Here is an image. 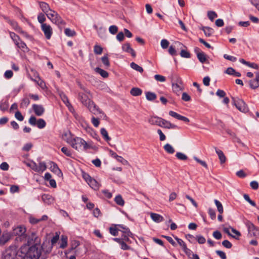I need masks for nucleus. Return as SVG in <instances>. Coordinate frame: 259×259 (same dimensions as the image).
Listing matches in <instances>:
<instances>
[{
    "label": "nucleus",
    "instance_id": "f257e3e1",
    "mask_svg": "<svg viewBox=\"0 0 259 259\" xmlns=\"http://www.w3.org/2000/svg\"><path fill=\"white\" fill-rule=\"evenodd\" d=\"M62 137L65 141L78 151H86L91 148V146L83 139L73 135L70 131H66Z\"/></svg>",
    "mask_w": 259,
    "mask_h": 259
},
{
    "label": "nucleus",
    "instance_id": "f03ea898",
    "mask_svg": "<svg viewBox=\"0 0 259 259\" xmlns=\"http://www.w3.org/2000/svg\"><path fill=\"white\" fill-rule=\"evenodd\" d=\"M149 122L151 124L157 125L162 128H175L176 125L171 124L169 121H167L159 117H152L149 119Z\"/></svg>",
    "mask_w": 259,
    "mask_h": 259
},
{
    "label": "nucleus",
    "instance_id": "7ed1b4c3",
    "mask_svg": "<svg viewBox=\"0 0 259 259\" xmlns=\"http://www.w3.org/2000/svg\"><path fill=\"white\" fill-rule=\"evenodd\" d=\"M233 104L235 106L236 108L240 111L246 113L248 111V108L245 102L238 97H232Z\"/></svg>",
    "mask_w": 259,
    "mask_h": 259
},
{
    "label": "nucleus",
    "instance_id": "20e7f679",
    "mask_svg": "<svg viewBox=\"0 0 259 259\" xmlns=\"http://www.w3.org/2000/svg\"><path fill=\"white\" fill-rule=\"evenodd\" d=\"M245 224L248 230V236L249 237H257L259 236V228L255 227L250 221L246 220Z\"/></svg>",
    "mask_w": 259,
    "mask_h": 259
},
{
    "label": "nucleus",
    "instance_id": "39448f33",
    "mask_svg": "<svg viewBox=\"0 0 259 259\" xmlns=\"http://www.w3.org/2000/svg\"><path fill=\"white\" fill-rule=\"evenodd\" d=\"M83 90H84L85 93L81 92L79 93L78 94V99L84 106L87 107L90 102L92 100H91L87 95V94H90V92L84 88Z\"/></svg>",
    "mask_w": 259,
    "mask_h": 259
},
{
    "label": "nucleus",
    "instance_id": "423d86ee",
    "mask_svg": "<svg viewBox=\"0 0 259 259\" xmlns=\"http://www.w3.org/2000/svg\"><path fill=\"white\" fill-rule=\"evenodd\" d=\"M41 255V253L37 248L35 247H30V249L27 254L21 259H33L34 258L38 259Z\"/></svg>",
    "mask_w": 259,
    "mask_h": 259
},
{
    "label": "nucleus",
    "instance_id": "0eeeda50",
    "mask_svg": "<svg viewBox=\"0 0 259 259\" xmlns=\"http://www.w3.org/2000/svg\"><path fill=\"white\" fill-rule=\"evenodd\" d=\"M17 255L15 246H10L3 253V259H14Z\"/></svg>",
    "mask_w": 259,
    "mask_h": 259
},
{
    "label": "nucleus",
    "instance_id": "6e6552de",
    "mask_svg": "<svg viewBox=\"0 0 259 259\" xmlns=\"http://www.w3.org/2000/svg\"><path fill=\"white\" fill-rule=\"evenodd\" d=\"M29 123L32 125H36L38 128H43L46 125V123L43 119L39 118L37 120L34 116H31L30 117Z\"/></svg>",
    "mask_w": 259,
    "mask_h": 259
},
{
    "label": "nucleus",
    "instance_id": "1a4fd4ad",
    "mask_svg": "<svg viewBox=\"0 0 259 259\" xmlns=\"http://www.w3.org/2000/svg\"><path fill=\"white\" fill-rule=\"evenodd\" d=\"M40 242V239L37 236L36 233L34 232L32 233L28 240V245H31V247H35L36 248V245L39 244Z\"/></svg>",
    "mask_w": 259,
    "mask_h": 259
},
{
    "label": "nucleus",
    "instance_id": "9d476101",
    "mask_svg": "<svg viewBox=\"0 0 259 259\" xmlns=\"http://www.w3.org/2000/svg\"><path fill=\"white\" fill-rule=\"evenodd\" d=\"M89 111L95 115L103 114L101 109L92 101L87 106Z\"/></svg>",
    "mask_w": 259,
    "mask_h": 259
},
{
    "label": "nucleus",
    "instance_id": "9b49d317",
    "mask_svg": "<svg viewBox=\"0 0 259 259\" xmlns=\"http://www.w3.org/2000/svg\"><path fill=\"white\" fill-rule=\"evenodd\" d=\"M41 28L42 31L44 32L46 38L48 39H50L53 33L52 29L51 26L47 24H42L41 25Z\"/></svg>",
    "mask_w": 259,
    "mask_h": 259
},
{
    "label": "nucleus",
    "instance_id": "f8f14e48",
    "mask_svg": "<svg viewBox=\"0 0 259 259\" xmlns=\"http://www.w3.org/2000/svg\"><path fill=\"white\" fill-rule=\"evenodd\" d=\"M26 228L23 226H19L13 229V234L22 238L25 237Z\"/></svg>",
    "mask_w": 259,
    "mask_h": 259
},
{
    "label": "nucleus",
    "instance_id": "ddd939ff",
    "mask_svg": "<svg viewBox=\"0 0 259 259\" xmlns=\"http://www.w3.org/2000/svg\"><path fill=\"white\" fill-rule=\"evenodd\" d=\"M249 84L252 89H256L259 87V72H255V79L249 80Z\"/></svg>",
    "mask_w": 259,
    "mask_h": 259
},
{
    "label": "nucleus",
    "instance_id": "4468645a",
    "mask_svg": "<svg viewBox=\"0 0 259 259\" xmlns=\"http://www.w3.org/2000/svg\"><path fill=\"white\" fill-rule=\"evenodd\" d=\"M122 49L123 51H124L126 53H130L131 54L132 56L133 57H135L136 56V54L135 51L134 50L133 48H131L130 44L128 42L125 43L122 46Z\"/></svg>",
    "mask_w": 259,
    "mask_h": 259
},
{
    "label": "nucleus",
    "instance_id": "2eb2a0df",
    "mask_svg": "<svg viewBox=\"0 0 259 259\" xmlns=\"http://www.w3.org/2000/svg\"><path fill=\"white\" fill-rule=\"evenodd\" d=\"M32 109L35 114L39 116H41L45 112V109L41 105L33 104Z\"/></svg>",
    "mask_w": 259,
    "mask_h": 259
},
{
    "label": "nucleus",
    "instance_id": "dca6fc26",
    "mask_svg": "<svg viewBox=\"0 0 259 259\" xmlns=\"http://www.w3.org/2000/svg\"><path fill=\"white\" fill-rule=\"evenodd\" d=\"M52 22L59 27L61 26H64L66 24L65 22L57 13L55 14L54 18L52 19Z\"/></svg>",
    "mask_w": 259,
    "mask_h": 259
},
{
    "label": "nucleus",
    "instance_id": "f3484780",
    "mask_svg": "<svg viewBox=\"0 0 259 259\" xmlns=\"http://www.w3.org/2000/svg\"><path fill=\"white\" fill-rule=\"evenodd\" d=\"M169 115L174 118H175L180 120L183 121L185 122H188L189 121V120L187 117L181 115L173 111H170L169 112Z\"/></svg>",
    "mask_w": 259,
    "mask_h": 259
},
{
    "label": "nucleus",
    "instance_id": "a211bd4d",
    "mask_svg": "<svg viewBox=\"0 0 259 259\" xmlns=\"http://www.w3.org/2000/svg\"><path fill=\"white\" fill-rule=\"evenodd\" d=\"M51 170L56 174L59 177L62 176L63 174L61 170L59 169L57 164L53 162L50 163Z\"/></svg>",
    "mask_w": 259,
    "mask_h": 259
},
{
    "label": "nucleus",
    "instance_id": "6ab92c4d",
    "mask_svg": "<svg viewBox=\"0 0 259 259\" xmlns=\"http://www.w3.org/2000/svg\"><path fill=\"white\" fill-rule=\"evenodd\" d=\"M53 248L52 245L51 244L49 241H46L41 245L42 250L46 253H50Z\"/></svg>",
    "mask_w": 259,
    "mask_h": 259
},
{
    "label": "nucleus",
    "instance_id": "aec40b11",
    "mask_svg": "<svg viewBox=\"0 0 259 259\" xmlns=\"http://www.w3.org/2000/svg\"><path fill=\"white\" fill-rule=\"evenodd\" d=\"M150 217L154 222L157 223L161 222L164 220V218L162 215L155 213H151Z\"/></svg>",
    "mask_w": 259,
    "mask_h": 259
},
{
    "label": "nucleus",
    "instance_id": "412c9836",
    "mask_svg": "<svg viewBox=\"0 0 259 259\" xmlns=\"http://www.w3.org/2000/svg\"><path fill=\"white\" fill-rule=\"evenodd\" d=\"M60 96L62 100V101L64 103V104L69 108L70 111H71V108H72V107L70 103L69 102L68 99L66 95L63 92H61L60 94Z\"/></svg>",
    "mask_w": 259,
    "mask_h": 259
},
{
    "label": "nucleus",
    "instance_id": "4be33fe9",
    "mask_svg": "<svg viewBox=\"0 0 259 259\" xmlns=\"http://www.w3.org/2000/svg\"><path fill=\"white\" fill-rule=\"evenodd\" d=\"M215 150L219 156V158L220 160V163L221 164L225 163L226 160V158L223 151L217 148L216 147H215Z\"/></svg>",
    "mask_w": 259,
    "mask_h": 259
},
{
    "label": "nucleus",
    "instance_id": "5701e85b",
    "mask_svg": "<svg viewBox=\"0 0 259 259\" xmlns=\"http://www.w3.org/2000/svg\"><path fill=\"white\" fill-rule=\"evenodd\" d=\"M88 184L95 190H97L100 187V184L95 179H92Z\"/></svg>",
    "mask_w": 259,
    "mask_h": 259
},
{
    "label": "nucleus",
    "instance_id": "b1692460",
    "mask_svg": "<svg viewBox=\"0 0 259 259\" xmlns=\"http://www.w3.org/2000/svg\"><path fill=\"white\" fill-rule=\"evenodd\" d=\"M41 198L44 203L47 204H51L54 201L53 198L49 194L42 195Z\"/></svg>",
    "mask_w": 259,
    "mask_h": 259
},
{
    "label": "nucleus",
    "instance_id": "393cba45",
    "mask_svg": "<svg viewBox=\"0 0 259 259\" xmlns=\"http://www.w3.org/2000/svg\"><path fill=\"white\" fill-rule=\"evenodd\" d=\"M200 29L203 31L205 35L207 37L210 36L214 33V30L209 27L203 26Z\"/></svg>",
    "mask_w": 259,
    "mask_h": 259
},
{
    "label": "nucleus",
    "instance_id": "a878e982",
    "mask_svg": "<svg viewBox=\"0 0 259 259\" xmlns=\"http://www.w3.org/2000/svg\"><path fill=\"white\" fill-rule=\"evenodd\" d=\"M225 73L229 75H233L236 77H240L241 75L240 72L236 71V70L232 67L228 68L225 71Z\"/></svg>",
    "mask_w": 259,
    "mask_h": 259
},
{
    "label": "nucleus",
    "instance_id": "bb28decb",
    "mask_svg": "<svg viewBox=\"0 0 259 259\" xmlns=\"http://www.w3.org/2000/svg\"><path fill=\"white\" fill-rule=\"evenodd\" d=\"M172 84V90L173 91L176 93V94H177L178 95V93L181 91H182L183 89H184V86L182 84H176V83H174V82L172 83H171Z\"/></svg>",
    "mask_w": 259,
    "mask_h": 259
},
{
    "label": "nucleus",
    "instance_id": "cd10ccee",
    "mask_svg": "<svg viewBox=\"0 0 259 259\" xmlns=\"http://www.w3.org/2000/svg\"><path fill=\"white\" fill-rule=\"evenodd\" d=\"M239 61L243 64H244L249 67L254 68V69H258V66L256 64L254 63H250L249 62H247V61H245L243 59H240Z\"/></svg>",
    "mask_w": 259,
    "mask_h": 259
},
{
    "label": "nucleus",
    "instance_id": "c85d7f7f",
    "mask_svg": "<svg viewBox=\"0 0 259 259\" xmlns=\"http://www.w3.org/2000/svg\"><path fill=\"white\" fill-rule=\"evenodd\" d=\"M11 234L10 233L8 232H4L1 236V243H5L10 239L11 238Z\"/></svg>",
    "mask_w": 259,
    "mask_h": 259
},
{
    "label": "nucleus",
    "instance_id": "c756f323",
    "mask_svg": "<svg viewBox=\"0 0 259 259\" xmlns=\"http://www.w3.org/2000/svg\"><path fill=\"white\" fill-rule=\"evenodd\" d=\"M39 6H40V8H41V10L45 13L48 12V11H49L50 10H51L50 8L49 5L45 2H40Z\"/></svg>",
    "mask_w": 259,
    "mask_h": 259
},
{
    "label": "nucleus",
    "instance_id": "7c9ffc66",
    "mask_svg": "<svg viewBox=\"0 0 259 259\" xmlns=\"http://www.w3.org/2000/svg\"><path fill=\"white\" fill-rule=\"evenodd\" d=\"M130 93L134 96H139L142 94V91L138 88H133L131 89Z\"/></svg>",
    "mask_w": 259,
    "mask_h": 259
},
{
    "label": "nucleus",
    "instance_id": "2f4dec72",
    "mask_svg": "<svg viewBox=\"0 0 259 259\" xmlns=\"http://www.w3.org/2000/svg\"><path fill=\"white\" fill-rule=\"evenodd\" d=\"M95 70L97 73L100 74V75L104 78H106L108 76V73L106 71L99 67H96L95 69Z\"/></svg>",
    "mask_w": 259,
    "mask_h": 259
},
{
    "label": "nucleus",
    "instance_id": "473e14b6",
    "mask_svg": "<svg viewBox=\"0 0 259 259\" xmlns=\"http://www.w3.org/2000/svg\"><path fill=\"white\" fill-rule=\"evenodd\" d=\"M114 201L119 206H122L124 204V201L120 195H117L114 198Z\"/></svg>",
    "mask_w": 259,
    "mask_h": 259
},
{
    "label": "nucleus",
    "instance_id": "72a5a7b5",
    "mask_svg": "<svg viewBox=\"0 0 259 259\" xmlns=\"http://www.w3.org/2000/svg\"><path fill=\"white\" fill-rule=\"evenodd\" d=\"M146 98L148 101H152L156 98V95L154 93L148 92L146 93Z\"/></svg>",
    "mask_w": 259,
    "mask_h": 259
},
{
    "label": "nucleus",
    "instance_id": "f704fd0d",
    "mask_svg": "<svg viewBox=\"0 0 259 259\" xmlns=\"http://www.w3.org/2000/svg\"><path fill=\"white\" fill-rule=\"evenodd\" d=\"M130 66L131 67L139 72H143V69L142 67L140 66L139 65H138V64H137L136 63H134V62H132L131 64H130Z\"/></svg>",
    "mask_w": 259,
    "mask_h": 259
},
{
    "label": "nucleus",
    "instance_id": "c9c22d12",
    "mask_svg": "<svg viewBox=\"0 0 259 259\" xmlns=\"http://www.w3.org/2000/svg\"><path fill=\"white\" fill-rule=\"evenodd\" d=\"M214 202L217 207V209L219 213L222 214L224 211V208L222 203H221V202H220L219 200L217 199H215L214 200Z\"/></svg>",
    "mask_w": 259,
    "mask_h": 259
},
{
    "label": "nucleus",
    "instance_id": "e433bc0d",
    "mask_svg": "<svg viewBox=\"0 0 259 259\" xmlns=\"http://www.w3.org/2000/svg\"><path fill=\"white\" fill-rule=\"evenodd\" d=\"M164 149L167 153L169 154H172L175 152V149L173 147L169 144H166L164 146Z\"/></svg>",
    "mask_w": 259,
    "mask_h": 259
},
{
    "label": "nucleus",
    "instance_id": "4c0bfd02",
    "mask_svg": "<svg viewBox=\"0 0 259 259\" xmlns=\"http://www.w3.org/2000/svg\"><path fill=\"white\" fill-rule=\"evenodd\" d=\"M197 57L201 63H203L206 61V55L203 52L200 54H198Z\"/></svg>",
    "mask_w": 259,
    "mask_h": 259
},
{
    "label": "nucleus",
    "instance_id": "58836bf2",
    "mask_svg": "<svg viewBox=\"0 0 259 259\" xmlns=\"http://www.w3.org/2000/svg\"><path fill=\"white\" fill-rule=\"evenodd\" d=\"M67 245V237L65 236H61V242L60 245V247L61 248H65Z\"/></svg>",
    "mask_w": 259,
    "mask_h": 259
},
{
    "label": "nucleus",
    "instance_id": "ea45409f",
    "mask_svg": "<svg viewBox=\"0 0 259 259\" xmlns=\"http://www.w3.org/2000/svg\"><path fill=\"white\" fill-rule=\"evenodd\" d=\"M10 36L12 39L13 40L14 44L16 42H17L18 41H20L21 39H20V37L15 34L14 32H10Z\"/></svg>",
    "mask_w": 259,
    "mask_h": 259
},
{
    "label": "nucleus",
    "instance_id": "a19ab883",
    "mask_svg": "<svg viewBox=\"0 0 259 259\" xmlns=\"http://www.w3.org/2000/svg\"><path fill=\"white\" fill-rule=\"evenodd\" d=\"M47 169V166L45 162L40 161L38 165V172H43Z\"/></svg>",
    "mask_w": 259,
    "mask_h": 259
},
{
    "label": "nucleus",
    "instance_id": "79ce46f5",
    "mask_svg": "<svg viewBox=\"0 0 259 259\" xmlns=\"http://www.w3.org/2000/svg\"><path fill=\"white\" fill-rule=\"evenodd\" d=\"M118 228H119L120 229L119 231L122 232L123 233H126L127 235L131 234L130 229L123 225H118Z\"/></svg>",
    "mask_w": 259,
    "mask_h": 259
},
{
    "label": "nucleus",
    "instance_id": "37998d69",
    "mask_svg": "<svg viewBox=\"0 0 259 259\" xmlns=\"http://www.w3.org/2000/svg\"><path fill=\"white\" fill-rule=\"evenodd\" d=\"M19 48L25 53L28 52L29 51V49L27 47L26 44L21 40H20V46H19Z\"/></svg>",
    "mask_w": 259,
    "mask_h": 259
},
{
    "label": "nucleus",
    "instance_id": "c03bdc74",
    "mask_svg": "<svg viewBox=\"0 0 259 259\" xmlns=\"http://www.w3.org/2000/svg\"><path fill=\"white\" fill-rule=\"evenodd\" d=\"M61 151L67 156L71 157L72 155V151L66 147L61 148Z\"/></svg>",
    "mask_w": 259,
    "mask_h": 259
},
{
    "label": "nucleus",
    "instance_id": "a18cd8bd",
    "mask_svg": "<svg viewBox=\"0 0 259 259\" xmlns=\"http://www.w3.org/2000/svg\"><path fill=\"white\" fill-rule=\"evenodd\" d=\"M64 33L66 35L69 37L73 36L76 34V32L74 30L69 28H66L64 30Z\"/></svg>",
    "mask_w": 259,
    "mask_h": 259
},
{
    "label": "nucleus",
    "instance_id": "49530a36",
    "mask_svg": "<svg viewBox=\"0 0 259 259\" xmlns=\"http://www.w3.org/2000/svg\"><path fill=\"white\" fill-rule=\"evenodd\" d=\"M30 104V100L28 98H24L20 104V106L22 108H26Z\"/></svg>",
    "mask_w": 259,
    "mask_h": 259
},
{
    "label": "nucleus",
    "instance_id": "de8ad7c7",
    "mask_svg": "<svg viewBox=\"0 0 259 259\" xmlns=\"http://www.w3.org/2000/svg\"><path fill=\"white\" fill-rule=\"evenodd\" d=\"M176 156L178 159L181 160H186L188 159V157L186 155L180 152L176 153Z\"/></svg>",
    "mask_w": 259,
    "mask_h": 259
},
{
    "label": "nucleus",
    "instance_id": "09e8293b",
    "mask_svg": "<svg viewBox=\"0 0 259 259\" xmlns=\"http://www.w3.org/2000/svg\"><path fill=\"white\" fill-rule=\"evenodd\" d=\"M207 16L210 21H212L215 18L218 17L217 14L212 11H208Z\"/></svg>",
    "mask_w": 259,
    "mask_h": 259
},
{
    "label": "nucleus",
    "instance_id": "8fccbe9b",
    "mask_svg": "<svg viewBox=\"0 0 259 259\" xmlns=\"http://www.w3.org/2000/svg\"><path fill=\"white\" fill-rule=\"evenodd\" d=\"M120 229L117 227H110V233L114 236H117L118 235V232L120 231Z\"/></svg>",
    "mask_w": 259,
    "mask_h": 259
},
{
    "label": "nucleus",
    "instance_id": "3c124183",
    "mask_svg": "<svg viewBox=\"0 0 259 259\" xmlns=\"http://www.w3.org/2000/svg\"><path fill=\"white\" fill-rule=\"evenodd\" d=\"M45 14L47 16L48 18L52 21V19L54 18V16H55V14H57V12L52 10H51Z\"/></svg>",
    "mask_w": 259,
    "mask_h": 259
},
{
    "label": "nucleus",
    "instance_id": "603ef678",
    "mask_svg": "<svg viewBox=\"0 0 259 259\" xmlns=\"http://www.w3.org/2000/svg\"><path fill=\"white\" fill-rule=\"evenodd\" d=\"M243 197L244 198V199L247 201L251 205H252V206H256V204L255 203V202H254L253 201H252V200L250 199L249 196L247 194H244L243 195Z\"/></svg>",
    "mask_w": 259,
    "mask_h": 259
},
{
    "label": "nucleus",
    "instance_id": "864d4df0",
    "mask_svg": "<svg viewBox=\"0 0 259 259\" xmlns=\"http://www.w3.org/2000/svg\"><path fill=\"white\" fill-rule=\"evenodd\" d=\"M180 55L182 57L185 58H190L191 57L190 53L183 49L181 50L180 52Z\"/></svg>",
    "mask_w": 259,
    "mask_h": 259
},
{
    "label": "nucleus",
    "instance_id": "5fc2aeb1",
    "mask_svg": "<svg viewBox=\"0 0 259 259\" xmlns=\"http://www.w3.org/2000/svg\"><path fill=\"white\" fill-rule=\"evenodd\" d=\"M60 232H56V235L54 236L51 239V242H50L51 244L52 245V246L58 241L59 239Z\"/></svg>",
    "mask_w": 259,
    "mask_h": 259
},
{
    "label": "nucleus",
    "instance_id": "6e6d98bb",
    "mask_svg": "<svg viewBox=\"0 0 259 259\" xmlns=\"http://www.w3.org/2000/svg\"><path fill=\"white\" fill-rule=\"evenodd\" d=\"M94 53L96 54L100 55L102 53L103 48L98 45H95L94 48Z\"/></svg>",
    "mask_w": 259,
    "mask_h": 259
},
{
    "label": "nucleus",
    "instance_id": "4d7b16f0",
    "mask_svg": "<svg viewBox=\"0 0 259 259\" xmlns=\"http://www.w3.org/2000/svg\"><path fill=\"white\" fill-rule=\"evenodd\" d=\"M101 133L105 141L107 142L110 141L111 138L108 135L107 131H101Z\"/></svg>",
    "mask_w": 259,
    "mask_h": 259
},
{
    "label": "nucleus",
    "instance_id": "13d9d810",
    "mask_svg": "<svg viewBox=\"0 0 259 259\" xmlns=\"http://www.w3.org/2000/svg\"><path fill=\"white\" fill-rule=\"evenodd\" d=\"M38 21L41 24H45L44 22L46 21L45 15L42 13H39L37 16Z\"/></svg>",
    "mask_w": 259,
    "mask_h": 259
},
{
    "label": "nucleus",
    "instance_id": "bf43d9fd",
    "mask_svg": "<svg viewBox=\"0 0 259 259\" xmlns=\"http://www.w3.org/2000/svg\"><path fill=\"white\" fill-rule=\"evenodd\" d=\"M208 213L212 220H215L216 218V214L214 209L209 208Z\"/></svg>",
    "mask_w": 259,
    "mask_h": 259
},
{
    "label": "nucleus",
    "instance_id": "052dcab7",
    "mask_svg": "<svg viewBox=\"0 0 259 259\" xmlns=\"http://www.w3.org/2000/svg\"><path fill=\"white\" fill-rule=\"evenodd\" d=\"M109 31L112 34H115L118 31V27L116 25H111L109 28Z\"/></svg>",
    "mask_w": 259,
    "mask_h": 259
},
{
    "label": "nucleus",
    "instance_id": "680f3d73",
    "mask_svg": "<svg viewBox=\"0 0 259 259\" xmlns=\"http://www.w3.org/2000/svg\"><path fill=\"white\" fill-rule=\"evenodd\" d=\"M175 239L177 241L178 243L182 247L183 250L187 246L186 243L183 240L177 237H175Z\"/></svg>",
    "mask_w": 259,
    "mask_h": 259
},
{
    "label": "nucleus",
    "instance_id": "e2e57ef3",
    "mask_svg": "<svg viewBox=\"0 0 259 259\" xmlns=\"http://www.w3.org/2000/svg\"><path fill=\"white\" fill-rule=\"evenodd\" d=\"M101 60H102V63L106 66H107V67L109 66L110 63H109V59H108L107 56H104L103 57H102L101 58Z\"/></svg>",
    "mask_w": 259,
    "mask_h": 259
},
{
    "label": "nucleus",
    "instance_id": "0e129e2a",
    "mask_svg": "<svg viewBox=\"0 0 259 259\" xmlns=\"http://www.w3.org/2000/svg\"><path fill=\"white\" fill-rule=\"evenodd\" d=\"M13 75V72L11 70H7L4 73V77L6 79H10L12 77Z\"/></svg>",
    "mask_w": 259,
    "mask_h": 259
},
{
    "label": "nucleus",
    "instance_id": "69168bd1",
    "mask_svg": "<svg viewBox=\"0 0 259 259\" xmlns=\"http://www.w3.org/2000/svg\"><path fill=\"white\" fill-rule=\"evenodd\" d=\"M250 186L251 188L253 190H257L259 187V184L256 181H251L250 183Z\"/></svg>",
    "mask_w": 259,
    "mask_h": 259
},
{
    "label": "nucleus",
    "instance_id": "338daca9",
    "mask_svg": "<svg viewBox=\"0 0 259 259\" xmlns=\"http://www.w3.org/2000/svg\"><path fill=\"white\" fill-rule=\"evenodd\" d=\"M27 165L31 167L33 170L38 172V165L35 162H32L27 164Z\"/></svg>",
    "mask_w": 259,
    "mask_h": 259
},
{
    "label": "nucleus",
    "instance_id": "774afa93",
    "mask_svg": "<svg viewBox=\"0 0 259 259\" xmlns=\"http://www.w3.org/2000/svg\"><path fill=\"white\" fill-rule=\"evenodd\" d=\"M169 44L168 41L165 39H162L161 41V46L163 49L167 48L169 46Z\"/></svg>",
    "mask_w": 259,
    "mask_h": 259
}]
</instances>
